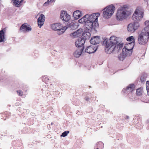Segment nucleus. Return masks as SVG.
<instances>
[{
	"instance_id": "obj_1",
	"label": "nucleus",
	"mask_w": 149,
	"mask_h": 149,
	"mask_svg": "<svg viewBox=\"0 0 149 149\" xmlns=\"http://www.w3.org/2000/svg\"><path fill=\"white\" fill-rule=\"evenodd\" d=\"M145 24L146 26L142 30L138 38V42L141 45L146 43L149 38V21H146Z\"/></svg>"
},
{
	"instance_id": "obj_2",
	"label": "nucleus",
	"mask_w": 149,
	"mask_h": 149,
	"mask_svg": "<svg viewBox=\"0 0 149 149\" xmlns=\"http://www.w3.org/2000/svg\"><path fill=\"white\" fill-rule=\"evenodd\" d=\"M128 7L126 6H123L118 9L116 15L117 19L122 21L127 18L130 14V12L127 10Z\"/></svg>"
},
{
	"instance_id": "obj_3",
	"label": "nucleus",
	"mask_w": 149,
	"mask_h": 149,
	"mask_svg": "<svg viewBox=\"0 0 149 149\" xmlns=\"http://www.w3.org/2000/svg\"><path fill=\"white\" fill-rule=\"evenodd\" d=\"M117 44V41L115 36H111L110 38V43L105 47V52L108 54L116 51L115 45Z\"/></svg>"
},
{
	"instance_id": "obj_4",
	"label": "nucleus",
	"mask_w": 149,
	"mask_h": 149,
	"mask_svg": "<svg viewBox=\"0 0 149 149\" xmlns=\"http://www.w3.org/2000/svg\"><path fill=\"white\" fill-rule=\"evenodd\" d=\"M115 8V7L111 5L104 8L103 13V17L106 19L110 18L114 13Z\"/></svg>"
},
{
	"instance_id": "obj_5",
	"label": "nucleus",
	"mask_w": 149,
	"mask_h": 149,
	"mask_svg": "<svg viewBox=\"0 0 149 149\" xmlns=\"http://www.w3.org/2000/svg\"><path fill=\"white\" fill-rule=\"evenodd\" d=\"M143 11L141 9H136L132 16L133 21L135 22L139 23L141 21L143 16Z\"/></svg>"
},
{
	"instance_id": "obj_6",
	"label": "nucleus",
	"mask_w": 149,
	"mask_h": 149,
	"mask_svg": "<svg viewBox=\"0 0 149 149\" xmlns=\"http://www.w3.org/2000/svg\"><path fill=\"white\" fill-rule=\"evenodd\" d=\"M51 27L53 30L58 31L57 33L59 35L63 33L68 28L66 26L63 27L59 23L53 24L51 25Z\"/></svg>"
},
{
	"instance_id": "obj_7",
	"label": "nucleus",
	"mask_w": 149,
	"mask_h": 149,
	"mask_svg": "<svg viewBox=\"0 0 149 149\" xmlns=\"http://www.w3.org/2000/svg\"><path fill=\"white\" fill-rule=\"evenodd\" d=\"M99 13H94L91 14V15H88V18H87L88 20L87 21H91L94 23L95 26L96 27H98V24L97 23L98 17L100 15Z\"/></svg>"
},
{
	"instance_id": "obj_8",
	"label": "nucleus",
	"mask_w": 149,
	"mask_h": 149,
	"mask_svg": "<svg viewBox=\"0 0 149 149\" xmlns=\"http://www.w3.org/2000/svg\"><path fill=\"white\" fill-rule=\"evenodd\" d=\"M139 24L138 22H133L127 25V31L129 33H133L139 28Z\"/></svg>"
},
{
	"instance_id": "obj_9",
	"label": "nucleus",
	"mask_w": 149,
	"mask_h": 149,
	"mask_svg": "<svg viewBox=\"0 0 149 149\" xmlns=\"http://www.w3.org/2000/svg\"><path fill=\"white\" fill-rule=\"evenodd\" d=\"M94 23L92 22H91V21H87L86 22L84 26V29L86 31H90L92 28L95 29L97 27L95 26V25Z\"/></svg>"
},
{
	"instance_id": "obj_10",
	"label": "nucleus",
	"mask_w": 149,
	"mask_h": 149,
	"mask_svg": "<svg viewBox=\"0 0 149 149\" xmlns=\"http://www.w3.org/2000/svg\"><path fill=\"white\" fill-rule=\"evenodd\" d=\"M85 41L84 38H79L77 40H76L75 42V45L76 47L80 49H82L83 48L84 49V45Z\"/></svg>"
},
{
	"instance_id": "obj_11",
	"label": "nucleus",
	"mask_w": 149,
	"mask_h": 149,
	"mask_svg": "<svg viewBox=\"0 0 149 149\" xmlns=\"http://www.w3.org/2000/svg\"><path fill=\"white\" fill-rule=\"evenodd\" d=\"M60 17L61 19L66 22H68L70 18V15L67 13L65 11H61Z\"/></svg>"
},
{
	"instance_id": "obj_12",
	"label": "nucleus",
	"mask_w": 149,
	"mask_h": 149,
	"mask_svg": "<svg viewBox=\"0 0 149 149\" xmlns=\"http://www.w3.org/2000/svg\"><path fill=\"white\" fill-rule=\"evenodd\" d=\"M45 17L44 15L41 14L40 15L38 19L37 22L39 28H40L43 25L45 21Z\"/></svg>"
},
{
	"instance_id": "obj_13",
	"label": "nucleus",
	"mask_w": 149,
	"mask_h": 149,
	"mask_svg": "<svg viewBox=\"0 0 149 149\" xmlns=\"http://www.w3.org/2000/svg\"><path fill=\"white\" fill-rule=\"evenodd\" d=\"M97 48L93 46H90L88 47L85 50L86 53L89 54L95 52L97 50Z\"/></svg>"
},
{
	"instance_id": "obj_14",
	"label": "nucleus",
	"mask_w": 149,
	"mask_h": 149,
	"mask_svg": "<svg viewBox=\"0 0 149 149\" xmlns=\"http://www.w3.org/2000/svg\"><path fill=\"white\" fill-rule=\"evenodd\" d=\"M100 40V37L98 36H95L93 37L90 40V42L93 45H96L99 43Z\"/></svg>"
},
{
	"instance_id": "obj_15",
	"label": "nucleus",
	"mask_w": 149,
	"mask_h": 149,
	"mask_svg": "<svg viewBox=\"0 0 149 149\" xmlns=\"http://www.w3.org/2000/svg\"><path fill=\"white\" fill-rule=\"evenodd\" d=\"M83 32V30L80 29L77 31L71 33V36L74 38H76L80 36Z\"/></svg>"
},
{
	"instance_id": "obj_16",
	"label": "nucleus",
	"mask_w": 149,
	"mask_h": 149,
	"mask_svg": "<svg viewBox=\"0 0 149 149\" xmlns=\"http://www.w3.org/2000/svg\"><path fill=\"white\" fill-rule=\"evenodd\" d=\"M135 86L133 84H130L125 89H124L123 90H125L126 92L130 93L135 90Z\"/></svg>"
},
{
	"instance_id": "obj_17",
	"label": "nucleus",
	"mask_w": 149,
	"mask_h": 149,
	"mask_svg": "<svg viewBox=\"0 0 149 149\" xmlns=\"http://www.w3.org/2000/svg\"><path fill=\"white\" fill-rule=\"evenodd\" d=\"M123 54H124V56H130L132 53V51L127 49V48L125 47L122 50Z\"/></svg>"
},
{
	"instance_id": "obj_18",
	"label": "nucleus",
	"mask_w": 149,
	"mask_h": 149,
	"mask_svg": "<svg viewBox=\"0 0 149 149\" xmlns=\"http://www.w3.org/2000/svg\"><path fill=\"white\" fill-rule=\"evenodd\" d=\"M83 48L82 49L78 48L74 53L73 55L76 57H79L81 55L83 50Z\"/></svg>"
},
{
	"instance_id": "obj_19",
	"label": "nucleus",
	"mask_w": 149,
	"mask_h": 149,
	"mask_svg": "<svg viewBox=\"0 0 149 149\" xmlns=\"http://www.w3.org/2000/svg\"><path fill=\"white\" fill-rule=\"evenodd\" d=\"M26 24V23H24L22 25L19 29L20 32H25L28 30V26Z\"/></svg>"
},
{
	"instance_id": "obj_20",
	"label": "nucleus",
	"mask_w": 149,
	"mask_h": 149,
	"mask_svg": "<svg viewBox=\"0 0 149 149\" xmlns=\"http://www.w3.org/2000/svg\"><path fill=\"white\" fill-rule=\"evenodd\" d=\"M73 16L76 19H78L81 15V13L79 10L74 11L73 13Z\"/></svg>"
},
{
	"instance_id": "obj_21",
	"label": "nucleus",
	"mask_w": 149,
	"mask_h": 149,
	"mask_svg": "<svg viewBox=\"0 0 149 149\" xmlns=\"http://www.w3.org/2000/svg\"><path fill=\"white\" fill-rule=\"evenodd\" d=\"M135 41H133L132 42L128 43L127 45L125 46V47H126L128 49L132 51L134 47V46Z\"/></svg>"
},
{
	"instance_id": "obj_22",
	"label": "nucleus",
	"mask_w": 149,
	"mask_h": 149,
	"mask_svg": "<svg viewBox=\"0 0 149 149\" xmlns=\"http://www.w3.org/2000/svg\"><path fill=\"white\" fill-rule=\"evenodd\" d=\"M91 36V34L89 32H86L83 33L82 38L86 40L89 39Z\"/></svg>"
},
{
	"instance_id": "obj_23",
	"label": "nucleus",
	"mask_w": 149,
	"mask_h": 149,
	"mask_svg": "<svg viewBox=\"0 0 149 149\" xmlns=\"http://www.w3.org/2000/svg\"><path fill=\"white\" fill-rule=\"evenodd\" d=\"M5 41L4 33L3 30L0 31V42Z\"/></svg>"
},
{
	"instance_id": "obj_24",
	"label": "nucleus",
	"mask_w": 149,
	"mask_h": 149,
	"mask_svg": "<svg viewBox=\"0 0 149 149\" xmlns=\"http://www.w3.org/2000/svg\"><path fill=\"white\" fill-rule=\"evenodd\" d=\"M118 43L117 42V44L115 45V49L116 51H118L120 50H121L123 46V44L122 43L120 44V43L118 44Z\"/></svg>"
},
{
	"instance_id": "obj_25",
	"label": "nucleus",
	"mask_w": 149,
	"mask_h": 149,
	"mask_svg": "<svg viewBox=\"0 0 149 149\" xmlns=\"http://www.w3.org/2000/svg\"><path fill=\"white\" fill-rule=\"evenodd\" d=\"M14 1L13 5L17 7H19L23 0H12Z\"/></svg>"
},
{
	"instance_id": "obj_26",
	"label": "nucleus",
	"mask_w": 149,
	"mask_h": 149,
	"mask_svg": "<svg viewBox=\"0 0 149 149\" xmlns=\"http://www.w3.org/2000/svg\"><path fill=\"white\" fill-rule=\"evenodd\" d=\"M77 27V23H73L70 24L69 26V28L70 29L74 30L76 29Z\"/></svg>"
},
{
	"instance_id": "obj_27",
	"label": "nucleus",
	"mask_w": 149,
	"mask_h": 149,
	"mask_svg": "<svg viewBox=\"0 0 149 149\" xmlns=\"http://www.w3.org/2000/svg\"><path fill=\"white\" fill-rule=\"evenodd\" d=\"M126 56H124V54H123L122 53L118 55V59L120 61H123L125 58Z\"/></svg>"
},
{
	"instance_id": "obj_28",
	"label": "nucleus",
	"mask_w": 149,
	"mask_h": 149,
	"mask_svg": "<svg viewBox=\"0 0 149 149\" xmlns=\"http://www.w3.org/2000/svg\"><path fill=\"white\" fill-rule=\"evenodd\" d=\"M143 93L142 89L141 88H139L137 89L136 94L138 95H141Z\"/></svg>"
},
{
	"instance_id": "obj_29",
	"label": "nucleus",
	"mask_w": 149,
	"mask_h": 149,
	"mask_svg": "<svg viewBox=\"0 0 149 149\" xmlns=\"http://www.w3.org/2000/svg\"><path fill=\"white\" fill-rule=\"evenodd\" d=\"M110 42H109V39L107 38L105 39L103 42V44L105 45V47H107L108 44Z\"/></svg>"
},
{
	"instance_id": "obj_30",
	"label": "nucleus",
	"mask_w": 149,
	"mask_h": 149,
	"mask_svg": "<svg viewBox=\"0 0 149 149\" xmlns=\"http://www.w3.org/2000/svg\"><path fill=\"white\" fill-rule=\"evenodd\" d=\"M146 88L147 91L148 95L149 96V81H147L146 82Z\"/></svg>"
},
{
	"instance_id": "obj_31",
	"label": "nucleus",
	"mask_w": 149,
	"mask_h": 149,
	"mask_svg": "<svg viewBox=\"0 0 149 149\" xmlns=\"http://www.w3.org/2000/svg\"><path fill=\"white\" fill-rule=\"evenodd\" d=\"M69 131H65L62 133L61 136H63L64 137L66 136L69 133Z\"/></svg>"
},
{
	"instance_id": "obj_32",
	"label": "nucleus",
	"mask_w": 149,
	"mask_h": 149,
	"mask_svg": "<svg viewBox=\"0 0 149 149\" xmlns=\"http://www.w3.org/2000/svg\"><path fill=\"white\" fill-rule=\"evenodd\" d=\"M134 39V37L133 36H130L127 38L126 40L128 41H131L132 40Z\"/></svg>"
},
{
	"instance_id": "obj_33",
	"label": "nucleus",
	"mask_w": 149,
	"mask_h": 149,
	"mask_svg": "<svg viewBox=\"0 0 149 149\" xmlns=\"http://www.w3.org/2000/svg\"><path fill=\"white\" fill-rule=\"evenodd\" d=\"M17 93L20 96H22L23 95V92L21 90H18L17 91Z\"/></svg>"
},
{
	"instance_id": "obj_34",
	"label": "nucleus",
	"mask_w": 149,
	"mask_h": 149,
	"mask_svg": "<svg viewBox=\"0 0 149 149\" xmlns=\"http://www.w3.org/2000/svg\"><path fill=\"white\" fill-rule=\"evenodd\" d=\"M83 18H84V20H85V22H86L88 20L87 18H88V15L87 14L85 15L83 17Z\"/></svg>"
},
{
	"instance_id": "obj_35",
	"label": "nucleus",
	"mask_w": 149,
	"mask_h": 149,
	"mask_svg": "<svg viewBox=\"0 0 149 149\" xmlns=\"http://www.w3.org/2000/svg\"><path fill=\"white\" fill-rule=\"evenodd\" d=\"M78 21L79 23H82L83 22H85V20H84V18H82L79 19Z\"/></svg>"
},
{
	"instance_id": "obj_36",
	"label": "nucleus",
	"mask_w": 149,
	"mask_h": 149,
	"mask_svg": "<svg viewBox=\"0 0 149 149\" xmlns=\"http://www.w3.org/2000/svg\"><path fill=\"white\" fill-rule=\"evenodd\" d=\"M141 80L142 83L146 81V78L143 76L141 77Z\"/></svg>"
},
{
	"instance_id": "obj_37",
	"label": "nucleus",
	"mask_w": 149,
	"mask_h": 149,
	"mask_svg": "<svg viewBox=\"0 0 149 149\" xmlns=\"http://www.w3.org/2000/svg\"><path fill=\"white\" fill-rule=\"evenodd\" d=\"M97 145H102V147L103 146V143L101 142H99L98 143Z\"/></svg>"
},
{
	"instance_id": "obj_38",
	"label": "nucleus",
	"mask_w": 149,
	"mask_h": 149,
	"mask_svg": "<svg viewBox=\"0 0 149 149\" xmlns=\"http://www.w3.org/2000/svg\"><path fill=\"white\" fill-rule=\"evenodd\" d=\"M85 99L86 101H88L89 100V98L88 97H86L85 98Z\"/></svg>"
},
{
	"instance_id": "obj_39",
	"label": "nucleus",
	"mask_w": 149,
	"mask_h": 149,
	"mask_svg": "<svg viewBox=\"0 0 149 149\" xmlns=\"http://www.w3.org/2000/svg\"><path fill=\"white\" fill-rule=\"evenodd\" d=\"M54 0H48L49 2H53Z\"/></svg>"
},
{
	"instance_id": "obj_40",
	"label": "nucleus",
	"mask_w": 149,
	"mask_h": 149,
	"mask_svg": "<svg viewBox=\"0 0 149 149\" xmlns=\"http://www.w3.org/2000/svg\"><path fill=\"white\" fill-rule=\"evenodd\" d=\"M31 30V28L29 26V31H30Z\"/></svg>"
},
{
	"instance_id": "obj_41",
	"label": "nucleus",
	"mask_w": 149,
	"mask_h": 149,
	"mask_svg": "<svg viewBox=\"0 0 149 149\" xmlns=\"http://www.w3.org/2000/svg\"><path fill=\"white\" fill-rule=\"evenodd\" d=\"M125 118L128 119L129 118V117L128 116H127L125 117Z\"/></svg>"
},
{
	"instance_id": "obj_42",
	"label": "nucleus",
	"mask_w": 149,
	"mask_h": 149,
	"mask_svg": "<svg viewBox=\"0 0 149 149\" xmlns=\"http://www.w3.org/2000/svg\"><path fill=\"white\" fill-rule=\"evenodd\" d=\"M47 3V2H45V3L44 4H46Z\"/></svg>"
},
{
	"instance_id": "obj_43",
	"label": "nucleus",
	"mask_w": 149,
	"mask_h": 149,
	"mask_svg": "<svg viewBox=\"0 0 149 149\" xmlns=\"http://www.w3.org/2000/svg\"><path fill=\"white\" fill-rule=\"evenodd\" d=\"M45 79H47V80H48L49 79H48V78H45Z\"/></svg>"
},
{
	"instance_id": "obj_44",
	"label": "nucleus",
	"mask_w": 149,
	"mask_h": 149,
	"mask_svg": "<svg viewBox=\"0 0 149 149\" xmlns=\"http://www.w3.org/2000/svg\"><path fill=\"white\" fill-rule=\"evenodd\" d=\"M96 149H99L98 148H97Z\"/></svg>"
}]
</instances>
